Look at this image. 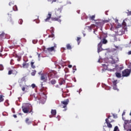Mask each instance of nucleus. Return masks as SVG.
I'll list each match as a JSON object with an SVG mask.
<instances>
[{
    "label": "nucleus",
    "mask_w": 131,
    "mask_h": 131,
    "mask_svg": "<svg viewBox=\"0 0 131 131\" xmlns=\"http://www.w3.org/2000/svg\"><path fill=\"white\" fill-rule=\"evenodd\" d=\"M61 13H62V9L58 8L56 9L55 15L56 17H52V13L49 12L47 16V18L45 19V22H50V20L51 19L52 21H57V22L61 23V20L60 19V18H61V15H60Z\"/></svg>",
    "instance_id": "1"
},
{
    "label": "nucleus",
    "mask_w": 131,
    "mask_h": 131,
    "mask_svg": "<svg viewBox=\"0 0 131 131\" xmlns=\"http://www.w3.org/2000/svg\"><path fill=\"white\" fill-rule=\"evenodd\" d=\"M24 113H31L32 112V106L30 105L22 107Z\"/></svg>",
    "instance_id": "2"
},
{
    "label": "nucleus",
    "mask_w": 131,
    "mask_h": 131,
    "mask_svg": "<svg viewBox=\"0 0 131 131\" xmlns=\"http://www.w3.org/2000/svg\"><path fill=\"white\" fill-rule=\"evenodd\" d=\"M47 75L50 79H51V78H53V77H57V72L55 71H48Z\"/></svg>",
    "instance_id": "3"
},
{
    "label": "nucleus",
    "mask_w": 131,
    "mask_h": 131,
    "mask_svg": "<svg viewBox=\"0 0 131 131\" xmlns=\"http://www.w3.org/2000/svg\"><path fill=\"white\" fill-rule=\"evenodd\" d=\"M110 64H116L117 62H119V58H118V56L117 55H114L113 57L110 58Z\"/></svg>",
    "instance_id": "4"
},
{
    "label": "nucleus",
    "mask_w": 131,
    "mask_h": 131,
    "mask_svg": "<svg viewBox=\"0 0 131 131\" xmlns=\"http://www.w3.org/2000/svg\"><path fill=\"white\" fill-rule=\"evenodd\" d=\"M117 67H118V65L116 64V63H111L106 66V69L110 71H112V70L117 68Z\"/></svg>",
    "instance_id": "5"
},
{
    "label": "nucleus",
    "mask_w": 131,
    "mask_h": 131,
    "mask_svg": "<svg viewBox=\"0 0 131 131\" xmlns=\"http://www.w3.org/2000/svg\"><path fill=\"white\" fill-rule=\"evenodd\" d=\"M61 104L60 106L61 107V108H67V105L69 103V99H67L63 101H61Z\"/></svg>",
    "instance_id": "6"
},
{
    "label": "nucleus",
    "mask_w": 131,
    "mask_h": 131,
    "mask_svg": "<svg viewBox=\"0 0 131 131\" xmlns=\"http://www.w3.org/2000/svg\"><path fill=\"white\" fill-rule=\"evenodd\" d=\"M11 74H13V75H17L18 74V72L17 70L15 69V68H13L12 70H10L8 71V75H11Z\"/></svg>",
    "instance_id": "7"
},
{
    "label": "nucleus",
    "mask_w": 131,
    "mask_h": 131,
    "mask_svg": "<svg viewBox=\"0 0 131 131\" xmlns=\"http://www.w3.org/2000/svg\"><path fill=\"white\" fill-rule=\"evenodd\" d=\"M40 79L42 82H47V81H48L47 74H42L41 76H40Z\"/></svg>",
    "instance_id": "8"
},
{
    "label": "nucleus",
    "mask_w": 131,
    "mask_h": 131,
    "mask_svg": "<svg viewBox=\"0 0 131 131\" xmlns=\"http://www.w3.org/2000/svg\"><path fill=\"white\" fill-rule=\"evenodd\" d=\"M102 44L101 43H99L97 46V52L98 53H100V52H102L103 51V48H102Z\"/></svg>",
    "instance_id": "9"
},
{
    "label": "nucleus",
    "mask_w": 131,
    "mask_h": 131,
    "mask_svg": "<svg viewBox=\"0 0 131 131\" xmlns=\"http://www.w3.org/2000/svg\"><path fill=\"white\" fill-rule=\"evenodd\" d=\"M108 119V118H106L105 119V122L107 124V127H108L109 128H112V124H111V122H110Z\"/></svg>",
    "instance_id": "10"
},
{
    "label": "nucleus",
    "mask_w": 131,
    "mask_h": 131,
    "mask_svg": "<svg viewBox=\"0 0 131 131\" xmlns=\"http://www.w3.org/2000/svg\"><path fill=\"white\" fill-rule=\"evenodd\" d=\"M96 26L97 27H102L103 26V21H99L95 22Z\"/></svg>",
    "instance_id": "11"
},
{
    "label": "nucleus",
    "mask_w": 131,
    "mask_h": 131,
    "mask_svg": "<svg viewBox=\"0 0 131 131\" xmlns=\"http://www.w3.org/2000/svg\"><path fill=\"white\" fill-rule=\"evenodd\" d=\"M50 32L51 35H49L48 37H54L55 36L54 34V28H51Z\"/></svg>",
    "instance_id": "12"
},
{
    "label": "nucleus",
    "mask_w": 131,
    "mask_h": 131,
    "mask_svg": "<svg viewBox=\"0 0 131 131\" xmlns=\"http://www.w3.org/2000/svg\"><path fill=\"white\" fill-rule=\"evenodd\" d=\"M27 61H28V60L26 61V62H24L23 63V68H28V67H29V63H26L27 62Z\"/></svg>",
    "instance_id": "13"
},
{
    "label": "nucleus",
    "mask_w": 131,
    "mask_h": 131,
    "mask_svg": "<svg viewBox=\"0 0 131 131\" xmlns=\"http://www.w3.org/2000/svg\"><path fill=\"white\" fill-rule=\"evenodd\" d=\"M113 84L114 85V90H117V85H116V84H117V80L113 81Z\"/></svg>",
    "instance_id": "14"
},
{
    "label": "nucleus",
    "mask_w": 131,
    "mask_h": 131,
    "mask_svg": "<svg viewBox=\"0 0 131 131\" xmlns=\"http://www.w3.org/2000/svg\"><path fill=\"white\" fill-rule=\"evenodd\" d=\"M107 42H108V41L107 40V39H106V38H103L99 42V43H103V45H106V43H107Z\"/></svg>",
    "instance_id": "15"
},
{
    "label": "nucleus",
    "mask_w": 131,
    "mask_h": 131,
    "mask_svg": "<svg viewBox=\"0 0 131 131\" xmlns=\"http://www.w3.org/2000/svg\"><path fill=\"white\" fill-rule=\"evenodd\" d=\"M25 122H26V123H27V124H28V125H29V124H31V123H32L31 120H30V119H29V118H27L26 119Z\"/></svg>",
    "instance_id": "16"
},
{
    "label": "nucleus",
    "mask_w": 131,
    "mask_h": 131,
    "mask_svg": "<svg viewBox=\"0 0 131 131\" xmlns=\"http://www.w3.org/2000/svg\"><path fill=\"white\" fill-rule=\"evenodd\" d=\"M67 50H72V46L70 43H68L66 45Z\"/></svg>",
    "instance_id": "17"
},
{
    "label": "nucleus",
    "mask_w": 131,
    "mask_h": 131,
    "mask_svg": "<svg viewBox=\"0 0 131 131\" xmlns=\"http://www.w3.org/2000/svg\"><path fill=\"white\" fill-rule=\"evenodd\" d=\"M95 18H96L95 15L90 16H89V20H92V21H96V20H95Z\"/></svg>",
    "instance_id": "18"
},
{
    "label": "nucleus",
    "mask_w": 131,
    "mask_h": 131,
    "mask_svg": "<svg viewBox=\"0 0 131 131\" xmlns=\"http://www.w3.org/2000/svg\"><path fill=\"white\" fill-rule=\"evenodd\" d=\"M55 47L56 48V46H54V47L48 48H47V50L49 52H53V51H54V50H55Z\"/></svg>",
    "instance_id": "19"
},
{
    "label": "nucleus",
    "mask_w": 131,
    "mask_h": 131,
    "mask_svg": "<svg viewBox=\"0 0 131 131\" xmlns=\"http://www.w3.org/2000/svg\"><path fill=\"white\" fill-rule=\"evenodd\" d=\"M59 83L60 85H62V84H64V83H65V80H64V79H60L59 81Z\"/></svg>",
    "instance_id": "20"
},
{
    "label": "nucleus",
    "mask_w": 131,
    "mask_h": 131,
    "mask_svg": "<svg viewBox=\"0 0 131 131\" xmlns=\"http://www.w3.org/2000/svg\"><path fill=\"white\" fill-rule=\"evenodd\" d=\"M51 113L52 115H53V116H55V115H56V114H57V112L55 110H52Z\"/></svg>",
    "instance_id": "21"
},
{
    "label": "nucleus",
    "mask_w": 131,
    "mask_h": 131,
    "mask_svg": "<svg viewBox=\"0 0 131 131\" xmlns=\"http://www.w3.org/2000/svg\"><path fill=\"white\" fill-rule=\"evenodd\" d=\"M107 118H108V120H109H109L110 122H113L114 121V120L113 119V118H112V116H109Z\"/></svg>",
    "instance_id": "22"
},
{
    "label": "nucleus",
    "mask_w": 131,
    "mask_h": 131,
    "mask_svg": "<svg viewBox=\"0 0 131 131\" xmlns=\"http://www.w3.org/2000/svg\"><path fill=\"white\" fill-rule=\"evenodd\" d=\"M29 89V86L25 85L21 89L23 92H25V90H28Z\"/></svg>",
    "instance_id": "23"
},
{
    "label": "nucleus",
    "mask_w": 131,
    "mask_h": 131,
    "mask_svg": "<svg viewBox=\"0 0 131 131\" xmlns=\"http://www.w3.org/2000/svg\"><path fill=\"white\" fill-rule=\"evenodd\" d=\"M115 74L116 77H118V78H120L121 77V74L120 73L116 72Z\"/></svg>",
    "instance_id": "24"
},
{
    "label": "nucleus",
    "mask_w": 131,
    "mask_h": 131,
    "mask_svg": "<svg viewBox=\"0 0 131 131\" xmlns=\"http://www.w3.org/2000/svg\"><path fill=\"white\" fill-rule=\"evenodd\" d=\"M31 68H32L33 69H35L36 68V67L34 65V62H31Z\"/></svg>",
    "instance_id": "25"
},
{
    "label": "nucleus",
    "mask_w": 131,
    "mask_h": 131,
    "mask_svg": "<svg viewBox=\"0 0 131 131\" xmlns=\"http://www.w3.org/2000/svg\"><path fill=\"white\" fill-rule=\"evenodd\" d=\"M32 76H34L35 74H36V70H32V72L31 73Z\"/></svg>",
    "instance_id": "26"
},
{
    "label": "nucleus",
    "mask_w": 131,
    "mask_h": 131,
    "mask_svg": "<svg viewBox=\"0 0 131 131\" xmlns=\"http://www.w3.org/2000/svg\"><path fill=\"white\" fill-rule=\"evenodd\" d=\"M3 38H5V33L4 32H2L0 34V39H2Z\"/></svg>",
    "instance_id": "27"
},
{
    "label": "nucleus",
    "mask_w": 131,
    "mask_h": 131,
    "mask_svg": "<svg viewBox=\"0 0 131 131\" xmlns=\"http://www.w3.org/2000/svg\"><path fill=\"white\" fill-rule=\"evenodd\" d=\"M56 80L55 79H52L50 81V83H51V84H56Z\"/></svg>",
    "instance_id": "28"
},
{
    "label": "nucleus",
    "mask_w": 131,
    "mask_h": 131,
    "mask_svg": "<svg viewBox=\"0 0 131 131\" xmlns=\"http://www.w3.org/2000/svg\"><path fill=\"white\" fill-rule=\"evenodd\" d=\"M21 42L23 43H25V42H26V41H27L26 40V39L24 38H23L21 39Z\"/></svg>",
    "instance_id": "29"
},
{
    "label": "nucleus",
    "mask_w": 131,
    "mask_h": 131,
    "mask_svg": "<svg viewBox=\"0 0 131 131\" xmlns=\"http://www.w3.org/2000/svg\"><path fill=\"white\" fill-rule=\"evenodd\" d=\"M18 23L19 24H20V25H21L22 23H23V20L22 19H20L18 20Z\"/></svg>",
    "instance_id": "30"
},
{
    "label": "nucleus",
    "mask_w": 131,
    "mask_h": 131,
    "mask_svg": "<svg viewBox=\"0 0 131 131\" xmlns=\"http://www.w3.org/2000/svg\"><path fill=\"white\" fill-rule=\"evenodd\" d=\"M114 131H119V130H118V126H116L114 128Z\"/></svg>",
    "instance_id": "31"
},
{
    "label": "nucleus",
    "mask_w": 131,
    "mask_h": 131,
    "mask_svg": "<svg viewBox=\"0 0 131 131\" xmlns=\"http://www.w3.org/2000/svg\"><path fill=\"white\" fill-rule=\"evenodd\" d=\"M81 38H80V37H78L77 38V42H78V45H79V40H80V39H81Z\"/></svg>",
    "instance_id": "32"
},
{
    "label": "nucleus",
    "mask_w": 131,
    "mask_h": 131,
    "mask_svg": "<svg viewBox=\"0 0 131 131\" xmlns=\"http://www.w3.org/2000/svg\"><path fill=\"white\" fill-rule=\"evenodd\" d=\"M4 101V99L3 98V95H0V102H3Z\"/></svg>",
    "instance_id": "33"
},
{
    "label": "nucleus",
    "mask_w": 131,
    "mask_h": 131,
    "mask_svg": "<svg viewBox=\"0 0 131 131\" xmlns=\"http://www.w3.org/2000/svg\"><path fill=\"white\" fill-rule=\"evenodd\" d=\"M108 22H109V20H105L102 21V23H103V25H104V23H108Z\"/></svg>",
    "instance_id": "34"
},
{
    "label": "nucleus",
    "mask_w": 131,
    "mask_h": 131,
    "mask_svg": "<svg viewBox=\"0 0 131 131\" xmlns=\"http://www.w3.org/2000/svg\"><path fill=\"white\" fill-rule=\"evenodd\" d=\"M122 25H123V26H124V27H126V23H125V21H123L122 23Z\"/></svg>",
    "instance_id": "35"
},
{
    "label": "nucleus",
    "mask_w": 131,
    "mask_h": 131,
    "mask_svg": "<svg viewBox=\"0 0 131 131\" xmlns=\"http://www.w3.org/2000/svg\"><path fill=\"white\" fill-rule=\"evenodd\" d=\"M73 70L74 71L73 72H75V71H76V67L75 66H73Z\"/></svg>",
    "instance_id": "36"
},
{
    "label": "nucleus",
    "mask_w": 131,
    "mask_h": 131,
    "mask_svg": "<svg viewBox=\"0 0 131 131\" xmlns=\"http://www.w3.org/2000/svg\"><path fill=\"white\" fill-rule=\"evenodd\" d=\"M13 9H14L15 11H18V8L17 7V6L15 5L13 7Z\"/></svg>",
    "instance_id": "37"
},
{
    "label": "nucleus",
    "mask_w": 131,
    "mask_h": 131,
    "mask_svg": "<svg viewBox=\"0 0 131 131\" xmlns=\"http://www.w3.org/2000/svg\"><path fill=\"white\" fill-rule=\"evenodd\" d=\"M8 21L9 22H10V23H12L13 22V20L12 19V17H10L8 19Z\"/></svg>",
    "instance_id": "38"
},
{
    "label": "nucleus",
    "mask_w": 131,
    "mask_h": 131,
    "mask_svg": "<svg viewBox=\"0 0 131 131\" xmlns=\"http://www.w3.org/2000/svg\"><path fill=\"white\" fill-rule=\"evenodd\" d=\"M0 70H4V66L2 64H0Z\"/></svg>",
    "instance_id": "39"
},
{
    "label": "nucleus",
    "mask_w": 131,
    "mask_h": 131,
    "mask_svg": "<svg viewBox=\"0 0 131 131\" xmlns=\"http://www.w3.org/2000/svg\"><path fill=\"white\" fill-rule=\"evenodd\" d=\"M10 64H11V65H14V60L13 59L11 60Z\"/></svg>",
    "instance_id": "40"
},
{
    "label": "nucleus",
    "mask_w": 131,
    "mask_h": 131,
    "mask_svg": "<svg viewBox=\"0 0 131 131\" xmlns=\"http://www.w3.org/2000/svg\"><path fill=\"white\" fill-rule=\"evenodd\" d=\"M38 74L39 75H40V76H41L42 74H45L42 73V71H40Z\"/></svg>",
    "instance_id": "41"
},
{
    "label": "nucleus",
    "mask_w": 131,
    "mask_h": 131,
    "mask_svg": "<svg viewBox=\"0 0 131 131\" xmlns=\"http://www.w3.org/2000/svg\"><path fill=\"white\" fill-rule=\"evenodd\" d=\"M0 48H1V50L0 52L1 53H2V52H3L4 48H3V47L2 46H0Z\"/></svg>",
    "instance_id": "42"
},
{
    "label": "nucleus",
    "mask_w": 131,
    "mask_h": 131,
    "mask_svg": "<svg viewBox=\"0 0 131 131\" xmlns=\"http://www.w3.org/2000/svg\"><path fill=\"white\" fill-rule=\"evenodd\" d=\"M113 116L114 118H117V115H115L114 114H113Z\"/></svg>",
    "instance_id": "43"
},
{
    "label": "nucleus",
    "mask_w": 131,
    "mask_h": 131,
    "mask_svg": "<svg viewBox=\"0 0 131 131\" xmlns=\"http://www.w3.org/2000/svg\"><path fill=\"white\" fill-rule=\"evenodd\" d=\"M96 26H96L95 25H94V24H93V25H92L91 26V27H92V28H95V27H96Z\"/></svg>",
    "instance_id": "44"
},
{
    "label": "nucleus",
    "mask_w": 131,
    "mask_h": 131,
    "mask_svg": "<svg viewBox=\"0 0 131 131\" xmlns=\"http://www.w3.org/2000/svg\"><path fill=\"white\" fill-rule=\"evenodd\" d=\"M31 86H32V88H33V89H34V88H35L36 85L35 84H32Z\"/></svg>",
    "instance_id": "45"
},
{
    "label": "nucleus",
    "mask_w": 131,
    "mask_h": 131,
    "mask_svg": "<svg viewBox=\"0 0 131 131\" xmlns=\"http://www.w3.org/2000/svg\"><path fill=\"white\" fill-rule=\"evenodd\" d=\"M127 15H128V16H131V11H129V12L127 13Z\"/></svg>",
    "instance_id": "46"
},
{
    "label": "nucleus",
    "mask_w": 131,
    "mask_h": 131,
    "mask_svg": "<svg viewBox=\"0 0 131 131\" xmlns=\"http://www.w3.org/2000/svg\"><path fill=\"white\" fill-rule=\"evenodd\" d=\"M21 60V57L18 56L17 61H20Z\"/></svg>",
    "instance_id": "47"
},
{
    "label": "nucleus",
    "mask_w": 131,
    "mask_h": 131,
    "mask_svg": "<svg viewBox=\"0 0 131 131\" xmlns=\"http://www.w3.org/2000/svg\"><path fill=\"white\" fill-rule=\"evenodd\" d=\"M88 29H89L90 30H92V29H93V28H92L91 26H88Z\"/></svg>",
    "instance_id": "48"
},
{
    "label": "nucleus",
    "mask_w": 131,
    "mask_h": 131,
    "mask_svg": "<svg viewBox=\"0 0 131 131\" xmlns=\"http://www.w3.org/2000/svg\"><path fill=\"white\" fill-rule=\"evenodd\" d=\"M57 2V0H52L51 4H53V3H56Z\"/></svg>",
    "instance_id": "49"
},
{
    "label": "nucleus",
    "mask_w": 131,
    "mask_h": 131,
    "mask_svg": "<svg viewBox=\"0 0 131 131\" xmlns=\"http://www.w3.org/2000/svg\"><path fill=\"white\" fill-rule=\"evenodd\" d=\"M69 68H72V65L70 64L68 66Z\"/></svg>",
    "instance_id": "50"
},
{
    "label": "nucleus",
    "mask_w": 131,
    "mask_h": 131,
    "mask_svg": "<svg viewBox=\"0 0 131 131\" xmlns=\"http://www.w3.org/2000/svg\"><path fill=\"white\" fill-rule=\"evenodd\" d=\"M128 55H131V50L128 51Z\"/></svg>",
    "instance_id": "51"
},
{
    "label": "nucleus",
    "mask_w": 131,
    "mask_h": 131,
    "mask_svg": "<svg viewBox=\"0 0 131 131\" xmlns=\"http://www.w3.org/2000/svg\"><path fill=\"white\" fill-rule=\"evenodd\" d=\"M13 117H14V118H17V115H13Z\"/></svg>",
    "instance_id": "52"
},
{
    "label": "nucleus",
    "mask_w": 131,
    "mask_h": 131,
    "mask_svg": "<svg viewBox=\"0 0 131 131\" xmlns=\"http://www.w3.org/2000/svg\"><path fill=\"white\" fill-rule=\"evenodd\" d=\"M21 80H25V78L24 77H23L21 79Z\"/></svg>",
    "instance_id": "53"
},
{
    "label": "nucleus",
    "mask_w": 131,
    "mask_h": 131,
    "mask_svg": "<svg viewBox=\"0 0 131 131\" xmlns=\"http://www.w3.org/2000/svg\"><path fill=\"white\" fill-rule=\"evenodd\" d=\"M93 32L94 33V34H96V30H94Z\"/></svg>",
    "instance_id": "54"
},
{
    "label": "nucleus",
    "mask_w": 131,
    "mask_h": 131,
    "mask_svg": "<svg viewBox=\"0 0 131 131\" xmlns=\"http://www.w3.org/2000/svg\"><path fill=\"white\" fill-rule=\"evenodd\" d=\"M125 114V112H123L122 115H124Z\"/></svg>",
    "instance_id": "55"
},
{
    "label": "nucleus",
    "mask_w": 131,
    "mask_h": 131,
    "mask_svg": "<svg viewBox=\"0 0 131 131\" xmlns=\"http://www.w3.org/2000/svg\"><path fill=\"white\" fill-rule=\"evenodd\" d=\"M12 4V3H9V5L11 6V5Z\"/></svg>",
    "instance_id": "56"
},
{
    "label": "nucleus",
    "mask_w": 131,
    "mask_h": 131,
    "mask_svg": "<svg viewBox=\"0 0 131 131\" xmlns=\"http://www.w3.org/2000/svg\"><path fill=\"white\" fill-rule=\"evenodd\" d=\"M66 110H67V108H65L63 111H66Z\"/></svg>",
    "instance_id": "57"
},
{
    "label": "nucleus",
    "mask_w": 131,
    "mask_h": 131,
    "mask_svg": "<svg viewBox=\"0 0 131 131\" xmlns=\"http://www.w3.org/2000/svg\"><path fill=\"white\" fill-rule=\"evenodd\" d=\"M52 0H48V2H51Z\"/></svg>",
    "instance_id": "58"
},
{
    "label": "nucleus",
    "mask_w": 131,
    "mask_h": 131,
    "mask_svg": "<svg viewBox=\"0 0 131 131\" xmlns=\"http://www.w3.org/2000/svg\"><path fill=\"white\" fill-rule=\"evenodd\" d=\"M41 86H42V85H43V84L42 83L41 84Z\"/></svg>",
    "instance_id": "59"
},
{
    "label": "nucleus",
    "mask_w": 131,
    "mask_h": 131,
    "mask_svg": "<svg viewBox=\"0 0 131 131\" xmlns=\"http://www.w3.org/2000/svg\"><path fill=\"white\" fill-rule=\"evenodd\" d=\"M104 131H106V130H104Z\"/></svg>",
    "instance_id": "60"
}]
</instances>
